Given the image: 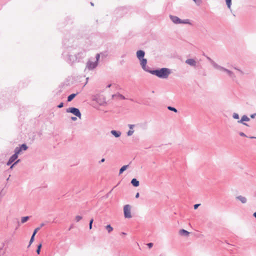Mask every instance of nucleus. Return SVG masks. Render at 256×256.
Listing matches in <instances>:
<instances>
[{"mask_svg":"<svg viewBox=\"0 0 256 256\" xmlns=\"http://www.w3.org/2000/svg\"><path fill=\"white\" fill-rule=\"evenodd\" d=\"M82 219V216H77L76 217V220L77 222H79L80 220H81Z\"/></svg>","mask_w":256,"mask_h":256,"instance_id":"35","label":"nucleus"},{"mask_svg":"<svg viewBox=\"0 0 256 256\" xmlns=\"http://www.w3.org/2000/svg\"><path fill=\"white\" fill-rule=\"evenodd\" d=\"M110 133L116 138L120 137L122 134L120 131H117L116 130H111Z\"/></svg>","mask_w":256,"mask_h":256,"instance_id":"13","label":"nucleus"},{"mask_svg":"<svg viewBox=\"0 0 256 256\" xmlns=\"http://www.w3.org/2000/svg\"><path fill=\"white\" fill-rule=\"evenodd\" d=\"M239 134L240 136H245V137H247V136H246V134L243 132H239Z\"/></svg>","mask_w":256,"mask_h":256,"instance_id":"37","label":"nucleus"},{"mask_svg":"<svg viewBox=\"0 0 256 256\" xmlns=\"http://www.w3.org/2000/svg\"><path fill=\"white\" fill-rule=\"evenodd\" d=\"M253 216L256 218V212L254 213Z\"/></svg>","mask_w":256,"mask_h":256,"instance_id":"50","label":"nucleus"},{"mask_svg":"<svg viewBox=\"0 0 256 256\" xmlns=\"http://www.w3.org/2000/svg\"><path fill=\"white\" fill-rule=\"evenodd\" d=\"M20 162V159H18V160H16V162H14L15 163V164H18V162Z\"/></svg>","mask_w":256,"mask_h":256,"instance_id":"45","label":"nucleus"},{"mask_svg":"<svg viewBox=\"0 0 256 256\" xmlns=\"http://www.w3.org/2000/svg\"><path fill=\"white\" fill-rule=\"evenodd\" d=\"M93 222H94V219L93 218H92L90 220V221L89 228H90V230H91L92 228V225Z\"/></svg>","mask_w":256,"mask_h":256,"instance_id":"33","label":"nucleus"},{"mask_svg":"<svg viewBox=\"0 0 256 256\" xmlns=\"http://www.w3.org/2000/svg\"><path fill=\"white\" fill-rule=\"evenodd\" d=\"M250 119L249 118H248L246 115H244L241 119L238 121V123H242L244 125L248 126V124L244 122H248L250 121Z\"/></svg>","mask_w":256,"mask_h":256,"instance_id":"8","label":"nucleus"},{"mask_svg":"<svg viewBox=\"0 0 256 256\" xmlns=\"http://www.w3.org/2000/svg\"><path fill=\"white\" fill-rule=\"evenodd\" d=\"M149 73L155 75L160 78H167L171 73L170 69L166 68H157L149 71Z\"/></svg>","mask_w":256,"mask_h":256,"instance_id":"1","label":"nucleus"},{"mask_svg":"<svg viewBox=\"0 0 256 256\" xmlns=\"http://www.w3.org/2000/svg\"><path fill=\"white\" fill-rule=\"evenodd\" d=\"M42 244H38V247H37V249H36V253L39 254H40V250H41V248H42Z\"/></svg>","mask_w":256,"mask_h":256,"instance_id":"30","label":"nucleus"},{"mask_svg":"<svg viewBox=\"0 0 256 256\" xmlns=\"http://www.w3.org/2000/svg\"><path fill=\"white\" fill-rule=\"evenodd\" d=\"M134 132V130H129L127 132L126 134H127L128 136H131L132 135Z\"/></svg>","mask_w":256,"mask_h":256,"instance_id":"32","label":"nucleus"},{"mask_svg":"<svg viewBox=\"0 0 256 256\" xmlns=\"http://www.w3.org/2000/svg\"><path fill=\"white\" fill-rule=\"evenodd\" d=\"M65 60L70 64H72L74 62H78L84 56L82 52H78L76 54H72L68 53L66 54V56L65 58L64 54H62Z\"/></svg>","mask_w":256,"mask_h":256,"instance_id":"2","label":"nucleus"},{"mask_svg":"<svg viewBox=\"0 0 256 256\" xmlns=\"http://www.w3.org/2000/svg\"><path fill=\"white\" fill-rule=\"evenodd\" d=\"M30 218V217L28 216H26L22 218L21 222L22 223L24 224L27 222Z\"/></svg>","mask_w":256,"mask_h":256,"instance_id":"25","label":"nucleus"},{"mask_svg":"<svg viewBox=\"0 0 256 256\" xmlns=\"http://www.w3.org/2000/svg\"><path fill=\"white\" fill-rule=\"evenodd\" d=\"M98 64L97 63V62H93L88 60L86 62V66L88 70H94V68H95L98 66Z\"/></svg>","mask_w":256,"mask_h":256,"instance_id":"7","label":"nucleus"},{"mask_svg":"<svg viewBox=\"0 0 256 256\" xmlns=\"http://www.w3.org/2000/svg\"><path fill=\"white\" fill-rule=\"evenodd\" d=\"M64 106V103L63 102H60L58 106V108H62Z\"/></svg>","mask_w":256,"mask_h":256,"instance_id":"39","label":"nucleus"},{"mask_svg":"<svg viewBox=\"0 0 256 256\" xmlns=\"http://www.w3.org/2000/svg\"><path fill=\"white\" fill-rule=\"evenodd\" d=\"M185 62L192 66H196V62L193 58H188Z\"/></svg>","mask_w":256,"mask_h":256,"instance_id":"11","label":"nucleus"},{"mask_svg":"<svg viewBox=\"0 0 256 256\" xmlns=\"http://www.w3.org/2000/svg\"><path fill=\"white\" fill-rule=\"evenodd\" d=\"M100 54H97L96 56V60L95 62H97L98 64V60H100Z\"/></svg>","mask_w":256,"mask_h":256,"instance_id":"34","label":"nucleus"},{"mask_svg":"<svg viewBox=\"0 0 256 256\" xmlns=\"http://www.w3.org/2000/svg\"><path fill=\"white\" fill-rule=\"evenodd\" d=\"M35 235L36 234L32 233V234L31 236V238L30 239V242H29V244L28 246V247H29L30 244L33 242L34 241V236H35Z\"/></svg>","mask_w":256,"mask_h":256,"instance_id":"26","label":"nucleus"},{"mask_svg":"<svg viewBox=\"0 0 256 256\" xmlns=\"http://www.w3.org/2000/svg\"><path fill=\"white\" fill-rule=\"evenodd\" d=\"M131 184L134 187H138L140 185L139 181L135 178H134L132 180Z\"/></svg>","mask_w":256,"mask_h":256,"instance_id":"14","label":"nucleus"},{"mask_svg":"<svg viewBox=\"0 0 256 256\" xmlns=\"http://www.w3.org/2000/svg\"><path fill=\"white\" fill-rule=\"evenodd\" d=\"M116 97H118V98H121L122 100H125L126 99V98L123 95H122V94H120L119 93H118L117 94H114L112 95V98H114Z\"/></svg>","mask_w":256,"mask_h":256,"instance_id":"16","label":"nucleus"},{"mask_svg":"<svg viewBox=\"0 0 256 256\" xmlns=\"http://www.w3.org/2000/svg\"><path fill=\"white\" fill-rule=\"evenodd\" d=\"M71 120L73 121H76L77 120V118H76V117L72 116Z\"/></svg>","mask_w":256,"mask_h":256,"instance_id":"43","label":"nucleus"},{"mask_svg":"<svg viewBox=\"0 0 256 256\" xmlns=\"http://www.w3.org/2000/svg\"><path fill=\"white\" fill-rule=\"evenodd\" d=\"M122 235H125V234H126L125 232H122Z\"/></svg>","mask_w":256,"mask_h":256,"instance_id":"53","label":"nucleus"},{"mask_svg":"<svg viewBox=\"0 0 256 256\" xmlns=\"http://www.w3.org/2000/svg\"><path fill=\"white\" fill-rule=\"evenodd\" d=\"M20 148L21 150H26L28 148V146L25 144H22Z\"/></svg>","mask_w":256,"mask_h":256,"instance_id":"24","label":"nucleus"},{"mask_svg":"<svg viewBox=\"0 0 256 256\" xmlns=\"http://www.w3.org/2000/svg\"><path fill=\"white\" fill-rule=\"evenodd\" d=\"M206 58L210 62V64L212 65V66L215 68L216 66H217V64L211 58L208 56H206Z\"/></svg>","mask_w":256,"mask_h":256,"instance_id":"19","label":"nucleus"},{"mask_svg":"<svg viewBox=\"0 0 256 256\" xmlns=\"http://www.w3.org/2000/svg\"><path fill=\"white\" fill-rule=\"evenodd\" d=\"M78 93L76 94H72L68 96L67 101L70 102H71L78 94Z\"/></svg>","mask_w":256,"mask_h":256,"instance_id":"17","label":"nucleus"},{"mask_svg":"<svg viewBox=\"0 0 256 256\" xmlns=\"http://www.w3.org/2000/svg\"><path fill=\"white\" fill-rule=\"evenodd\" d=\"M16 165V164H15L14 162L12 165L11 166H10V168L12 169V168L15 166Z\"/></svg>","mask_w":256,"mask_h":256,"instance_id":"44","label":"nucleus"},{"mask_svg":"<svg viewBox=\"0 0 256 256\" xmlns=\"http://www.w3.org/2000/svg\"><path fill=\"white\" fill-rule=\"evenodd\" d=\"M18 156L16 155V154H12L9 158L8 161L6 164L8 166H10L12 162H14V161L18 158Z\"/></svg>","mask_w":256,"mask_h":256,"instance_id":"9","label":"nucleus"},{"mask_svg":"<svg viewBox=\"0 0 256 256\" xmlns=\"http://www.w3.org/2000/svg\"><path fill=\"white\" fill-rule=\"evenodd\" d=\"M179 234L181 236H188V235L190 234V232H188L187 230H184V229H182V230H180Z\"/></svg>","mask_w":256,"mask_h":256,"instance_id":"15","label":"nucleus"},{"mask_svg":"<svg viewBox=\"0 0 256 256\" xmlns=\"http://www.w3.org/2000/svg\"><path fill=\"white\" fill-rule=\"evenodd\" d=\"M226 72L228 74L230 78H236V76L232 72L228 70V71H226Z\"/></svg>","mask_w":256,"mask_h":256,"instance_id":"20","label":"nucleus"},{"mask_svg":"<svg viewBox=\"0 0 256 256\" xmlns=\"http://www.w3.org/2000/svg\"><path fill=\"white\" fill-rule=\"evenodd\" d=\"M112 86V84H109L107 86V88H110Z\"/></svg>","mask_w":256,"mask_h":256,"instance_id":"51","label":"nucleus"},{"mask_svg":"<svg viewBox=\"0 0 256 256\" xmlns=\"http://www.w3.org/2000/svg\"><path fill=\"white\" fill-rule=\"evenodd\" d=\"M144 56H145V52L143 50H138L136 52V57L138 59V60L144 58Z\"/></svg>","mask_w":256,"mask_h":256,"instance_id":"10","label":"nucleus"},{"mask_svg":"<svg viewBox=\"0 0 256 256\" xmlns=\"http://www.w3.org/2000/svg\"><path fill=\"white\" fill-rule=\"evenodd\" d=\"M44 226V223H42V224H40V226L38 227L37 228H36L34 230V231L33 233L36 234V233L38 232V230L41 228H42V226Z\"/></svg>","mask_w":256,"mask_h":256,"instance_id":"23","label":"nucleus"},{"mask_svg":"<svg viewBox=\"0 0 256 256\" xmlns=\"http://www.w3.org/2000/svg\"><path fill=\"white\" fill-rule=\"evenodd\" d=\"M105 161V158H102L100 161V163H102V162H104Z\"/></svg>","mask_w":256,"mask_h":256,"instance_id":"46","label":"nucleus"},{"mask_svg":"<svg viewBox=\"0 0 256 256\" xmlns=\"http://www.w3.org/2000/svg\"><path fill=\"white\" fill-rule=\"evenodd\" d=\"M124 214L125 218H130L132 217L131 214V206L126 204L124 207Z\"/></svg>","mask_w":256,"mask_h":256,"instance_id":"5","label":"nucleus"},{"mask_svg":"<svg viewBox=\"0 0 256 256\" xmlns=\"http://www.w3.org/2000/svg\"><path fill=\"white\" fill-rule=\"evenodd\" d=\"M215 68L217 69L218 70H220L225 72L228 71V69L224 67H222V66L218 65V64H217V66H216V67Z\"/></svg>","mask_w":256,"mask_h":256,"instance_id":"18","label":"nucleus"},{"mask_svg":"<svg viewBox=\"0 0 256 256\" xmlns=\"http://www.w3.org/2000/svg\"><path fill=\"white\" fill-rule=\"evenodd\" d=\"M226 4L228 8H230L232 5V0H226Z\"/></svg>","mask_w":256,"mask_h":256,"instance_id":"28","label":"nucleus"},{"mask_svg":"<svg viewBox=\"0 0 256 256\" xmlns=\"http://www.w3.org/2000/svg\"><path fill=\"white\" fill-rule=\"evenodd\" d=\"M122 10V11H124V12H125V11H126V8H120L119 10Z\"/></svg>","mask_w":256,"mask_h":256,"instance_id":"47","label":"nucleus"},{"mask_svg":"<svg viewBox=\"0 0 256 256\" xmlns=\"http://www.w3.org/2000/svg\"><path fill=\"white\" fill-rule=\"evenodd\" d=\"M234 68L239 71L242 74H244V72L242 70H240L239 68L236 67H234Z\"/></svg>","mask_w":256,"mask_h":256,"instance_id":"38","label":"nucleus"},{"mask_svg":"<svg viewBox=\"0 0 256 256\" xmlns=\"http://www.w3.org/2000/svg\"><path fill=\"white\" fill-rule=\"evenodd\" d=\"M135 125L134 124H129L128 125V128H130V130H132L133 129V128L134 127Z\"/></svg>","mask_w":256,"mask_h":256,"instance_id":"36","label":"nucleus"},{"mask_svg":"<svg viewBox=\"0 0 256 256\" xmlns=\"http://www.w3.org/2000/svg\"><path fill=\"white\" fill-rule=\"evenodd\" d=\"M21 152L22 150L20 147H16L14 150V154H16V155H17L18 156L20 153Z\"/></svg>","mask_w":256,"mask_h":256,"instance_id":"22","label":"nucleus"},{"mask_svg":"<svg viewBox=\"0 0 256 256\" xmlns=\"http://www.w3.org/2000/svg\"><path fill=\"white\" fill-rule=\"evenodd\" d=\"M168 109L170 111L174 112H177L178 110L174 107H172L171 106H168Z\"/></svg>","mask_w":256,"mask_h":256,"instance_id":"29","label":"nucleus"},{"mask_svg":"<svg viewBox=\"0 0 256 256\" xmlns=\"http://www.w3.org/2000/svg\"><path fill=\"white\" fill-rule=\"evenodd\" d=\"M147 245H148V247L149 248H152V246H153V244H152V242H150V243H148V244H147Z\"/></svg>","mask_w":256,"mask_h":256,"instance_id":"41","label":"nucleus"},{"mask_svg":"<svg viewBox=\"0 0 256 256\" xmlns=\"http://www.w3.org/2000/svg\"><path fill=\"white\" fill-rule=\"evenodd\" d=\"M170 20L175 24H190V22L188 19L182 20L176 16L170 15Z\"/></svg>","mask_w":256,"mask_h":256,"instance_id":"3","label":"nucleus"},{"mask_svg":"<svg viewBox=\"0 0 256 256\" xmlns=\"http://www.w3.org/2000/svg\"><path fill=\"white\" fill-rule=\"evenodd\" d=\"M90 4L92 6H94V4L92 2H90Z\"/></svg>","mask_w":256,"mask_h":256,"instance_id":"54","label":"nucleus"},{"mask_svg":"<svg viewBox=\"0 0 256 256\" xmlns=\"http://www.w3.org/2000/svg\"><path fill=\"white\" fill-rule=\"evenodd\" d=\"M128 165L123 166L120 170L119 174H122L128 168Z\"/></svg>","mask_w":256,"mask_h":256,"instance_id":"21","label":"nucleus"},{"mask_svg":"<svg viewBox=\"0 0 256 256\" xmlns=\"http://www.w3.org/2000/svg\"><path fill=\"white\" fill-rule=\"evenodd\" d=\"M139 60L140 61V64L142 68L144 71L149 72V71H150L151 70H150L148 66H146L147 60L146 58H144Z\"/></svg>","mask_w":256,"mask_h":256,"instance_id":"6","label":"nucleus"},{"mask_svg":"<svg viewBox=\"0 0 256 256\" xmlns=\"http://www.w3.org/2000/svg\"><path fill=\"white\" fill-rule=\"evenodd\" d=\"M106 230H108V232L110 233V232H111L113 230V228L110 225V224H108L106 226Z\"/></svg>","mask_w":256,"mask_h":256,"instance_id":"27","label":"nucleus"},{"mask_svg":"<svg viewBox=\"0 0 256 256\" xmlns=\"http://www.w3.org/2000/svg\"><path fill=\"white\" fill-rule=\"evenodd\" d=\"M236 200L240 201L242 204H246L247 202V198L242 196H238L236 197Z\"/></svg>","mask_w":256,"mask_h":256,"instance_id":"12","label":"nucleus"},{"mask_svg":"<svg viewBox=\"0 0 256 256\" xmlns=\"http://www.w3.org/2000/svg\"><path fill=\"white\" fill-rule=\"evenodd\" d=\"M194 2H196V3H200V0H193Z\"/></svg>","mask_w":256,"mask_h":256,"instance_id":"48","label":"nucleus"},{"mask_svg":"<svg viewBox=\"0 0 256 256\" xmlns=\"http://www.w3.org/2000/svg\"><path fill=\"white\" fill-rule=\"evenodd\" d=\"M139 196H140V194H139V193H138V192H137V193L136 194V198H138L139 197Z\"/></svg>","mask_w":256,"mask_h":256,"instance_id":"49","label":"nucleus"},{"mask_svg":"<svg viewBox=\"0 0 256 256\" xmlns=\"http://www.w3.org/2000/svg\"><path fill=\"white\" fill-rule=\"evenodd\" d=\"M249 138H256L254 137V136H250Z\"/></svg>","mask_w":256,"mask_h":256,"instance_id":"52","label":"nucleus"},{"mask_svg":"<svg viewBox=\"0 0 256 256\" xmlns=\"http://www.w3.org/2000/svg\"><path fill=\"white\" fill-rule=\"evenodd\" d=\"M200 204H195L194 206V210H196L200 206Z\"/></svg>","mask_w":256,"mask_h":256,"instance_id":"40","label":"nucleus"},{"mask_svg":"<svg viewBox=\"0 0 256 256\" xmlns=\"http://www.w3.org/2000/svg\"><path fill=\"white\" fill-rule=\"evenodd\" d=\"M256 116V113H254V114H252L250 116L252 118H254Z\"/></svg>","mask_w":256,"mask_h":256,"instance_id":"42","label":"nucleus"},{"mask_svg":"<svg viewBox=\"0 0 256 256\" xmlns=\"http://www.w3.org/2000/svg\"><path fill=\"white\" fill-rule=\"evenodd\" d=\"M66 112H70L76 116L78 117V118H81V113L79 110L78 108H74V107H71L69 108H67L66 110Z\"/></svg>","mask_w":256,"mask_h":256,"instance_id":"4","label":"nucleus"},{"mask_svg":"<svg viewBox=\"0 0 256 256\" xmlns=\"http://www.w3.org/2000/svg\"><path fill=\"white\" fill-rule=\"evenodd\" d=\"M232 118L234 119L238 120V119H239V115L238 114L234 112L232 114Z\"/></svg>","mask_w":256,"mask_h":256,"instance_id":"31","label":"nucleus"}]
</instances>
